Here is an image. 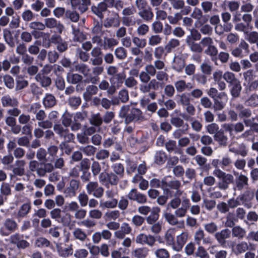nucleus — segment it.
Segmentation results:
<instances>
[{
  "label": "nucleus",
  "mask_w": 258,
  "mask_h": 258,
  "mask_svg": "<svg viewBox=\"0 0 258 258\" xmlns=\"http://www.w3.org/2000/svg\"><path fill=\"white\" fill-rule=\"evenodd\" d=\"M53 129L59 137L64 141L59 145L60 148L61 150L63 149V147L66 146L67 143L72 142L75 139V135L70 132L68 127H64L62 124L59 123L55 124L53 125Z\"/></svg>",
  "instance_id": "nucleus-1"
},
{
  "label": "nucleus",
  "mask_w": 258,
  "mask_h": 258,
  "mask_svg": "<svg viewBox=\"0 0 258 258\" xmlns=\"http://www.w3.org/2000/svg\"><path fill=\"white\" fill-rule=\"evenodd\" d=\"M219 179L217 187L222 190H227L229 185L233 183L234 180V176L230 173H226L223 171H218L214 175Z\"/></svg>",
  "instance_id": "nucleus-2"
},
{
  "label": "nucleus",
  "mask_w": 258,
  "mask_h": 258,
  "mask_svg": "<svg viewBox=\"0 0 258 258\" xmlns=\"http://www.w3.org/2000/svg\"><path fill=\"white\" fill-rule=\"evenodd\" d=\"M50 215L52 219L61 223L63 226H68L71 221L72 216L69 213H66L61 216V210L59 208H54L50 211Z\"/></svg>",
  "instance_id": "nucleus-3"
},
{
  "label": "nucleus",
  "mask_w": 258,
  "mask_h": 258,
  "mask_svg": "<svg viewBox=\"0 0 258 258\" xmlns=\"http://www.w3.org/2000/svg\"><path fill=\"white\" fill-rule=\"evenodd\" d=\"M86 189L88 195H92L97 199L101 198L104 194V188L99 186L97 181H89L86 185Z\"/></svg>",
  "instance_id": "nucleus-4"
},
{
  "label": "nucleus",
  "mask_w": 258,
  "mask_h": 258,
  "mask_svg": "<svg viewBox=\"0 0 258 258\" xmlns=\"http://www.w3.org/2000/svg\"><path fill=\"white\" fill-rule=\"evenodd\" d=\"M80 188V181L75 179H71L63 191L66 197L69 198L75 197Z\"/></svg>",
  "instance_id": "nucleus-5"
},
{
  "label": "nucleus",
  "mask_w": 258,
  "mask_h": 258,
  "mask_svg": "<svg viewBox=\"0 0 258 258\" xmlns=\"http://www.w3.org/2000/svg\"><path fill=\"white\" fill-rule=\"evenodd\" d=\"M254 197V192L250 189H246L237 197V199L241 202L246 208L249 209L252 207V201Z\"/></svg>",
  "instance_id": "nucleus-6"
},
{
  "label": "nucleus",
  "mask_w": 258,
  "mask_h": 258,
  "mask_svg": "<svg viewBox=\"0 0 258 258\" xmlns=\"http://www.w3.org/2000/svg\"><path fill=\"white\" fill-rule=\"evenodd\" d=\"M135 241L137 244L141 245H147L149 246H153L156 242L155 237L151 234H146L141 233L137 235Z\"/></svg>",
  "instance_id": "nucleus-7"
},
{
  "label": "nucleus",
  "mask_w": 258,
  "mask_h": 258,
  "mask_svg": "<svg viewBox=\"0 0 258 258\" xmlns=\"http://www.w3.org/2000/svg\"><path fill=\"white\" fill-rule=\"evenodd\" d=\"M102 51L99 47H95L91 51L90 61L93 66H101L103 63Z\"/></svg>",
  "instance_id": "nucleus-8"
},
{
  "label": "nucleus",
  "mask_w": 258,
  "mask_h": 258,
  "mask_svg": "<svg viewBox=\"0 0 258 258\" xmlns=\"http://www.w3.org/2000/svg\"><path fill=\"white\" fill-rule=\"evenodd\" d=\"M248 181L249 179L247 176L241 173L239 174H237L236 177L235 186L233 189L235 191H241L249 185Z\"/></svg>",
  "instance_id": "nucleus-9"
},
{
  "label": "nucleus",
  "mask_w": 258,
  "mask_h": 258,
  "mask_svg": "<svg viewBox=\"0 0 258 258\" xmlns=\"http://www.w3.org/2000/svg\"><path fill=\"white\" fill-rule=\"evenodd\" d=\"M194 240L196 243L199 245L201 244L202 241L204 244H211L213 242L210 237H205V232L202 229H199L195 232Z\"/></svg>",
  "instance_id": "nucleus-10"
},
{
  "label": "nucleus",
  "mask_w": 258,
  "mask_h": 258,
  "mask_svg": "<svg viewBox=\"0 0 258 258\" xmlns=\"http://www.w3.org/2000/svg\"><path fill=\"white\" fill-rule=\"evenodd\" d=\"M230 236L231 231L227 228L222 229L220 231L216 232L214 234L215 238L222 246L225 245L226 239L230 238Z\"/></svg>",
  "instance_id": "nucleus-11"
},
{
  "label": "nucleus",
  "mask_w": 258,
  "mask_h": 258,
  "mask_svg": "<svg viewBox=\"0 0 258 258\" xmlns=\"http://www.w3.org/2000/svg\"><path fill=\"white\" fill-rule=\"evenodd\" d=\"M72 7L78 10L81 13L85 12L91 4V0H70Z\"/></svg>",
  "instance_id": "nucleus-12"
},
{
  "label": "nucleus",
  "mask_w": 258,
  "mask_h": 258,
  "mask_svg": "<svg viewBox=\"0 0 258 258\" xmlns=\"http://www.w3.org/2000/svg\"><path fill=\"white\" fill-rule=\"evenodd\" d=\"M229 151L235 155H240L243 157H245L248 154L246 146L243 143L238 144L236 146L230 145Z\"/></svg>",
  "instance_id": "nucleus-13"
},
{
  "label": "nucleus",
  "mask_w": 258,
  "mask_h": 258,
  "mask_svg": "<svg viewBox=\"0 0 258 258\" xmlns=\"http://www.w3.org/2000/svg\"><path fill=\"white\" fill-rule=\"evenodd\" d=\"M167 177H164L162 180V185L161 188L165 191L167 194L170 192L169 189H179L181 186V182L178 180H171L169 182H167L166 180Z\"/></svg>",
  "instance_id": "nucleus-14"
},
{
  "label": "nucleus",
  "mask_w": 258,
  "mask_h": 258,
  "mask_svg": "<svg viewBox=\"0 0 258 258\" xmlns=\"http://www.w3.org/2000/svg\"><path fill=\"white\" fill-rule=\"evenodd\" d=\"M26 162L24 160H17L15 162V167L12 169L13 175H11V178L13 176H22L25 174Z\"/></svg>",
  "instance_id": "nucleus-15"
},
{
  "label": "nucleus",
  "mask_w": 258,
  "mask_h": 258,
  "mask_svg": "<svg viewBox=\"0 0 258 258\" xmlns=\"http://www.w3.org/2000/svg\"><path fill=\"white\" fill-rule=\"evenodd\" d=\"M132 229L128 223H123L118 230L114 233L115 237L118 239H122L125 238L126 235L129 234L132 232Z\"/></svg>",
  "instance_id": "nucleus-16"
},
{
  "label": "nucleus",
  "mask_w": 258,
  "mask_h": 258,
  "mask_svg": "<svg viewBox=\"0 0 258 258\" xmlns=\"http://www.w3.org/2000/svg\"><path fill=\"white\" fill-rule=\"evenodd\" d=\"M130 200L136 201L139 204H144L147 202L146 196L140 192H138L136 188L132 189L127 195Z\"/></svg>",
  "instance_id": "nucleus-17"
},
{
  "label": "nucleus",
  "mask_w": 258,
  "mask_h": 258,
  "mask_svg": "<svg viewBox=\"0 0 258 258\" xmlns=\"http://www.w3.org/2000/svg\"><path fill=\"white\" fill-rule=\"evenodd\" d=\"M75 69L76 71L82 74L84 76V77L86 78V83H90L89 78L90 76L91 70L89 66L83 63H77L75 66Z\"/></svg>",
  "instance_id": "nucleus-18"
},
{
  "label": "nucleus",
  "mask_w": 258,
  "mask_h": 258,
  "mask_svg": "<svg viewBox=\"0 0 258 258\" xmlns=\"http://www.w3.org/2000/svg\"><path fill=\"white\" fill-rule=\"evenodd\" d=\"M232 251L236 255L244 253L249 249L247 242L242 241L233 244L231 247Z\"/></svg>",
  "instance_id": "nucleus-19"
},
{
  "label": "nucleus",
  "mask_w": 258,
  "mask_h": 258,
  "mask_svg": "<svg viewBox=\"0 0 258 258\" xmlns=\"http://www.w3.org/2000/svg\"><path fill=\"white\" fill-rule=\"evenodd\" d=\"M98 88V89L102 91L106 90L108 95H112L116 92L118 87L113 85H111L110 86L109 82L107 80H102L99 83Z\"/></svg>",
  "instance_id": "nucleus-20"
},
{
  "label": "nucleus",
  "mask_w": 258,
  "mask_h": 258,
  "mask_svg": "<svg viewBox=\"0 0 258 258\" xmlns=\"http://www.w3.org/2000/svg\"><path fill=\"white\" fill-rule=\"evenodd\" d=\"M54 169V166L52 163H41L37 171V174L40 177H44L47 173H51Z\"/></svg>",
  "instance_id": "nucleus-21"
},
{
  "label": "nucleus",
  "mask_w": 258,
  "mask_h": 258,
  "mask_svg": "<svg viewBox=\"0 0 258 258\" xmlns=\"http://www.w3.org/2000/svg\"><path fill=\"white\" fill-rule=\"evenodd\" d=\"M92 69V74L90 73V76L89 78L90 83L96 84L99 81V76H100L104 71L103 67L101 66H94Z\"/></svg>",
  "instance_id": "nucleus-22"
},
{
  "label": "nucleus",
  "mask_w": 258,
  "mask_h": 258,
  "mask_svg": "<svg viewBox=\"0 0 258 258\" xmlns=\"http://www.w3.org/2000/svg\"><path fill=\"white\" fill-rule=\"evenodd\" d=\"M98 91L99 89L97 86L93 84L88 85L83 94L84 99L86 101H91L92 97L97 95Z\"/></svg>",
  "instance_id": "nucleus-23"
},
{
  "label": "nucleus",
  "mask_w": 258,
  "mask_h": 258,
  "mask_svg": "<svg viewBox=\"0 0 258 258\" xmlns=\"http://www.w3.org/2000/svg\"><path fill=\"white\" fill-rule=\"evenodd\" d=\"M188 237V233L186 232H182L176 237V243L173 245V249L179 251L181 250L186 243Z\"/></svg>",
  "instance_id": "nucleus-24"
},
{
  "label": "nucleus",
  "mask_w": 258,
  "mask_h": 258,
  "mask_svg": "<svg viewBox=\"0 0 258 258\" xmlns=\"http://www.w3.org/2000/svg\"><path fill=\"white\" fill-rule=\"evenodd\" d=\"M213 138L220 147H225L228 145V138L225 135L223 130H220L218 133L213 136Z\"/></svg>",
  "instance_id": "nucleus-25"
},
{
  "label": "nucleus",
  "mask_w": 258,
  "mask_h": 258,
  "mask_svg": "<svg viewBox=\"0 0 258 258\" xmlns=\"http://www.w3.org/2000/svg\"><path fill=\"white\" fill-rule=\"evenodd\" d=\"M113 98L115 100L114 104H116V105H119L120 103H126L129 100L128 91L125 88L122 89L118 92L117 96Z\"/></svg>",
  "instance_id": "nucleus-26"
},
{
  "label": "nucleus",
  "mask_w": 258,
  "mask_h": 258,
  "mask_svg": "<svg viewBox=\"0 0 258 258\" xmlns=\"http://www.w3.org/2000/svg\"><path fill=\"white\" fill-rule=\"evenodd\" d=\"M2 105L4 107H17L19 102L17 98L11 97L9 95L3 96L1 98Z\"/></svg>",
  "instance_id": "nucleus-27"
},
{
  "label": "nucleus",
  "mask_w": 258,
  "mask_h": 258,
  "mask_svg": "<svg viewBox=\"0 0 258 258\" xmlns=\"http://www.w3.org/2000/svg\"><path fill=\"white\" fill-rule=\"evenodd\" d=\"M224 97H227V95L225 92H220L218 95V98L213 99L214 104L213 108L215 111H220L225 107V103L220 99Z\"/></svg>",
  "instance_id": "nucleus-28"
},
{
  "label": "nucleus",
  "mask_w": 258,
  "mask_h": 258,
  "mask_svg": "<svg viewBox=\"0 0 258 258\" xmlns=\"http://www.w3.org/2000/svg\"><path fill=\"white\" fill-rule=\"evenodd\" d=\"M231 233L233 238L241 240L243 239L245 237L246 231L240 226L236 225L232 228Z\"/></svg>",
  "instance_id": "nucleus-29"
},
{
  "label": "nucleus",
  "mask_w": 258,
  "mask_h": 258,
  "mask_svg": "<svg viewBox=\"0 0 258 258\" xmlns=\"http://www.w3.org/2000/svg\"><path fill=\"white\" fill-rule=\"evenodd\" d=\"M142 115L141 111L137 108H133L130 111V113L127 114L125 119V122L128 124L134 120H138L140 119Z\"/></svg>",
  "instance_id": "nucleus-30"
},
{
  "label": "nucleus",
  "mask_w": 258,
  "mask_h": 258,
  "mask_svg": "<svg viewBox=\"0 0 258 258\" xmlns=\"http://www.w3.org/2000/svg\"><path fill=\"white\" fill-rule=\"evenodd\" d=\"M174 86L178 92H182L186 90H189L194 88V85L190 83H186L184 80H180L176 81Z\"/></svg>",
  "instance_id": "nucleus-31"
},
{
  "label": "nucleus",
  "mask_w": 258,
  "mask_h": 258,
  "mask_svg": "<svg viewBox=\"0 0 258 258\" xmlns=\"http://www.w3.org/2000/svg\"><path fill=\"white\" fill-rule=\"evenodd\" d=\"M186 43L189 47L190 50L195 53H201L203 48L200 43H196L191 39L190 36H187L186 39Z\"/></svg>",
  "instance_id": "nucleus-32"
},
{
  "label": "nucleus",
  "mask_w": 258,
  "mask_h": 258,
  "mask_svg": "<svg viewBox=\"0 0 258 258\" xmlns=\"http://www.w3.org/2000/svg\"><path fill=\"white\" fill-rule=\"evenodd\" d=\"M175 228H170L167 230L164 235V239L166 243L168 245H172V247L175 244L174 236L175 234Z\"/></svg>",
  "instance_id": "nucleus-33"
},
{
  "label": "nucleus",
  "mask_w": 258,
  "mask_h": 258,
  "mask_svg": "<svg viewBox=\"0 0 258 258\" xmlns=\"http://www.w3.org/2000/svg\"><path fill=\"white\" fill-rule=\"evenodd\" d=\"M89 121L90 124L96 127H99L103 123L102 117L99 112L92 113Z\"/></svg>",
  "instance_id": "nucleus-34"
},
{
  "label": "nucleus",
  "mask_w": 258,
  "mask_h": 258,
  "mask_svg": "<svg viewBox=\"0 0 258 258\" xmlns=\"http://www.w3.org/2000/svg\"><path fill=\"white\" fill-rule=\"evenodd\" d=\"M184 67V59L179 55L175 56L173 60V69L177 72H180Z\"/></svg>",
  "instance_id": "nucleus-35"
},
{
  "label": "nucleus",
  "mask_w": 258,
  "mask_h": 258,
  "mask_svg": "<svg viewBox=\"0 0 258 258\" xmlns=\"http://www.w3.org/2000/svg\"><path fill=\"white\" fill-rule=\"evenodd\" d=\"M208 21V19L207 18H204L202 20V22L201 23L202 26L200 28V31L203 35L210 36L213 33V28L210 25L205 24Z\"/></svg>",
  "instance_id": "nucleus-36"
},
{
  "label": "nucleus",
  "mask_w": 258,
  "mask_h": 258,
  "mask_svg": "<svg viewBox=\"0 0 258 258\" xmlns=\"http://www.w3.org/2000/svg\"><path fill=\"white\" fill-rule=\"evenodd\" d=\"M37 82H39L42 87H47L51 83V80L50 77L43 75L42 74H38L35 78Z\"/></svg>",
  "instance_id": "nucleus-37"
},
{
  "label": "nucleus",
  "mask_w": 258,
  "mask_h": 258,
  "mask_svg": "<svg viewBox=\"0 0 258 258\" xmlns=\"http://www.w3.org/2000/svg\"><path fill=\"white\" fill-rule=\"evenodd\" d=\"M118 44V41L114 38L104 37L102 47L105 49H110Z\"/></svg>",
  "instance_id": "nucleus-38"
},
{
  "label": "nucleus",
  "mask_w": 258,
  "mask_h": 258,
  "mask_svg": "<svg viewBox=\"0 0 258 258\" xmlns=\"http://www.w3.org/2000/svg\"><path fill=\"white\" fill-rule=\"evenodd\" d=\"M149 253V250L146 247L135 249L132 251V255L135 258H146Z\"/></svg>",
  "instance_id": "nucleus-39"
},
{
  "label": "nucleus",
  "mask_w": 258,
  "mask_h": 258,
  "mask_svg": "<svg viewBox=\"0 0 258 258\" xmlns=\"http://www.w3.org/2000/svg\"><path fill=\"white\" fill-rule=\"evenodd\" d=\"M184 107L186 113H183L181 116L185 120H189L191 116L195 115L196 108L191 103L184 106Z\"/></svg>",
  "instance_id": "nucleus-40"
},
{
  "label": "nucleus",
  "mask_w": 258,
  "mask_h": 258,
  "mask_svg": "<svg viewBox=\"0 0 258 258\" xmlns=\"http://www.w3.org/2000/svg\"><path fill=\"white\" fill-rule=\"evenodd\" d=\"M56 103L55 97L51 94H46L43 99V104L45 108L52 107Z\"/></svg>",
  "instance_id": "nucleus-41"
},
{
  "label": "nucleus",
  "mask_w": 258,
  "mask_h": 258,
  "mask_svg": "<svg viewBox=\"0 0 258 258\" xmlns=\"http://www.w3.org/2000/svg\"><path fill=\"white\" fill-rule=\"evenodd\" d=\"M29 27L31 29L34 30L32 34L35 38H37L39 36L38 33L35 32H37L36 30L42 31L45 29V25L40 22H32L29 24Z\"/></svg>",
  "instance_id": "nucleus-42"
},
{
  "label": "nucleus",
  "mask_w": 258,
  "mask_h": 258,
  "mask_svg": "<svg viewBox=\"0 0 258 258\" xmlns=\"http://www.w3.org/2000/svg\"><path fill=\"white\" fill-rule=\"evenodd\" d=\"M230 93L233 98H237L239 96L242 90L240 82L239 81L231 85Z\"/></svg>",
  "instance_id": "nucleus-43"
},
{
  "label": "nucleus",
  "mask_w": 258,
  "mask_h": 258,
  "mask_svg": "<svg viewBox=\"0 0 258 258\" xmlns=\"http://www.w3.org/2000/svg\"><path fill=\"white\" fill-rule=\"evenodd\" d=\"M138 15L145 21H150L154 17V14L150 8L149 9L146 8L144 10L139 11Z\"/></svg>",
  "instance_id": "nucleus-44"
},
{
  "label": "nucleus",
  "mask_w": 258,
  "mask_h": 258,
  "mask_svg": "<svg viewBox=\"0 0 258 258\" xmlns=\"http://www.w3.org/2000/svg\"><path fill=\"white\" fill-rule=\"evenodd\" d=\"M83 76L79 74L69 73L67 76V81L72 84H76L82 81Z\"/></svg>",
  "instance_id": "nucleus-45"
},
{
  "label": "nucleus",
  "mask_w": 258,
  "mask_h": 258,
  "mask_svg": "<svg viewBox=\"0 0 258 258\" xmlns=\"http://www.w3.org/2000/svg\"><path fill=\"white\" fill-rule=\"evenodd\" d=\"M140 91L143 93H149L148 96L152 100H154L156 96V94L155 92H151V89L149 83H143L140 85Z\"/></svg>",
  "instance_id": "nucleus-46"
},
{
  "label": "nucleus",
  "mask_w": 258,
  "mask_h": 258,
  "mask_svg": "<svg viewBox=\"0 0 258 258\" xmlns=\"http://www.w3.org/2000/svg\"><path fill=\"white\" fill-rule=\"evenodd\" d=\"M73 122L72 115L66 110L61 116V123L66 127L70 126Z\"/></svg>",
  "instance_id": "nucleus-47"
},
{
  "label": "nucleus",
  "mask_w": 258,
  "mask_h": 258,
  "mask_svg": "<svg viewBox=\"0 0 258 258\" xmlns=\"http://www.w3.org/2000/svg\"><path fill=\"white\" fill-rule=\"evenodd\" d=\"M79 149L82 153L88 157L94 156L96 151V148L90 145L81 147Z\"/></svg>",
  "instance_id": "nucleus-48"
},
{
  "label": "nucleus",
  "mask_w": 258,
  "mask_h": 258,
  "mask_svg": "<svg viewBox=\"0 0 258 258\" xmlns=\"http://www.w3.org/2000/svg\"><path fill=\"white\" fill-rule=\"evenodd\" d=\"M245 104L249 107H254L258 105V95L253 94L247 98L244 99Z\"/></svg>",
  "instance_id": "nucleus-49"
},
{
  "label": "nucleus",
  "mask_w": 258,
  "mask_h": 258,
  "mask_svg": "<svg viewBox=\"0 0 258 258\" xmlns=\"http://www.w3.org/2000/svg\"><path fill=\"white\" fill-rule=\"evenodd\" d=\"M73 40L74 42H82L86 39V35L78 29L73 28Z\"/></svg>",
  "instance_id": "nucleus-50"
},
{
  "label": "nucleus",
  "mask_w": 258,
  "mask_h": 258,
  "mask_svg": "<svg viewBox=\"0 0 258 258\" xmlns=\"http://www.w3.org/2000/svg\"><path fill=\"white\" fill-rule=\"evenodd\" d=\"M243 76L245 81L248 83V85H249L250 83L252 82L256 78L255 71L252 69L248 70L244 72Z\"/></svg>",
  "instance_id": "nucleus-51"
},
{
  "label": "nucleus",
  "mask_w": 258,
  "mask_h": 258,
  "mask_svg": "<svg viewBox=\"0 0 258 258\" xmlns=\"http://www.w3.org/2000/svg\"><path fill=\"white\" fill-rule=\"evenodd\" d=\"M4 225L6 229L10 232H14L18 228V224L16 222L10 218L6 219Z\"/></svg>",
  "instance_id": "nucleus-52"
},
{
  "label": "nucleus",
  "mask_w": 258,
  "mask_h": 258,
  "mask_svg": "<svg viewBox=\"0 0 258 258\" xmlns=\"http://www.w3.org/2000/svg\"><path fill=\"white\" fill-rule=\"evenodd\" d=\"M31 209V206L30 203H27L23 204L20 208L17 216L19 217H24L26 216Z\"/></svg>",
  "instance_id": "nucleus-53"
},
{
  "label": "nucleus",
  "mask_w": 258,
  "mask_h": 258,
  "mask_svg": "<svg viewBox=\"0 0 258 258\" xmlns=\"http://www.w3.org/2000/svg\"><path fill=\"white\" fill-rule=\"evenodd\" d=\"M73 235L75 239L79 240L82 242L85 241L87 238V235L86 233L79 228L74 229L73 232Z\"/></svg>",
  "instance_id": "nucleus-54"
},
{
  "label": "nucleus",
  "mask_w": 258,
  "mask_h": 258,
  "mask_svg": "<svg viewBox=\"0 0 258 258\" xmlns=\"http://www.w3.org/2000/svg\"><path fill=\"white\" fill-rule=\"evenodd\" d=\"M223 78L229 86L239 81L233 73L228 71L224 73Z\"/></svg>",
  "instance_id": "nucleus-55"
},
{
  "label": "nucleus",
  "mask_w": 258,
  "mask_h": 258,
  "mask_svg": "<svg viewBox=\"0 0 258 258\" xmlns=\"http://www.w3.org/2000/svg\"><path fill=\"white\" fill-rule=\"evenodd\" d=\"M237 220L235 218L234 214L232 212H229L226 217L225 225L226 227L233 228L235 226Z\"/></svg>",
  "instance_id": "nucleus-56"
},
{
  "label": "nucleus",
  "mask_w": 258,
  "mask_h": 258,
  "mask_svg": "<svg viewBox=\"0 0 258 258\" xmlns=\"http://www.w3.org/2000/svg\"><path fill=\"white\" fill-rule=\"evenodd\" d=\"M167 151L169 152H174L175 153L180 154L181 152L178 150L176 143L173 140H169L165 144Z\"/></svg>",
  "instance_id": "nucleus-57"
},
{
  "label": "nucleus",
  "mask_w": 258,
  "mask_h": 258,
  "mask_svg": "<svg viewBox=\"0 0 258 258\" xmlns=\"http://www.w3.org/2000/svg\"><path fill=\"white\" fill-rule=\"evenodd\" d=\"M121 21L122 24L127 27L135 26L136 24V18L134 16L122 17Z\"/></svg>",
  "instance_id": "nucleus-58"
},
{
  "label": "nucleus",
  "mask_w": 258,
  "mask_h": 258,
  "mask_svg": "<svg viewBox=\"0 0 258 258\" xmlns=\"http://www.w3.org/2000/svg\"><path fill=\"white\" fill-rule=\"evenodd\" d=\"M4 38L6 42L11 47L15 46L12 32L7 29L4 30Z\"/></svg>",
  "instance_id": "nucleus-59"
},
{
  "label": "nucleus",
  "mask_w": 258,
  "mask_h": 258,
  "mask_svg": "<svg viewBox=\"0 0 258 258\" xmlns=\"http://www.w3.org/2000/svg\"><path fill=\"white\" fill-rule=\"evenodd\" d=\"M68 102L71 107L76 109L81 104L82 100L80 96H73L68 99Z\"/></svg>",
  "instance_id": "nucleus-60"
},
{
  "label": "nucleus",
  "mask_w": 258,
  "mask_h": 258,
  "mask_svg": "<svg viewBox=\"0 0 258 258\" xmlns=\"http://www.w3.org/2000/svg\"><path fill=\"white\" fill-rule=\"evenodd\" d=\"M162 41V38L158 34L152 35L148 38V44L150 46L159 45Z\"/></svg>",
  "instance_id": "nucleus-61"
},
{
  "label": "nucleus",
  "mask_w": 258,
  "mask_h": 258,
  "mask_svg": "<svg viewBox=\"0 0 258 258\" xmlns=\"http://www.w3.org/2000/svg\"><path fill=\"white\" fill-rule=\"evenodd\" d=\"M167 158L165 153L162 151H157L155 155V162L159 165L163 164Z\"/></svg>",
  "instance_id": "nucleus-62"
},
{
  "label": "nucleus",
  "mask_w": 258,
  "mask_h": 258,
  "mask_svg": "<svg viewBox=\"0 0 258 258\" xmlns=\"http://www.w3.org/2000/svg\"><path fill=\"white\" fill-rule=\"evenodd\" d=\"M180 45L179 41L175 38L170 39L165 46V49L168 53L170 52L174 48Z\"/></svg>",
  "instance_id": "nucleus-63"
},
{
  "label": "nucleus",
  "mask_w": 258,
  "mask_h": 258,
  "mask_svg": "<svg viewBox=\"0 0 258 258\" xmlns=\"http://www.w3.org/2000/svg\"><path fill=\"white\" fill-rule=\"evenodd\" d=\"M246 35V39L251 44L256 43L258 48V33L256 31L248 32Z\"/></svg>",
  "instance_id": "nucleus-64"
}]
</instances>
